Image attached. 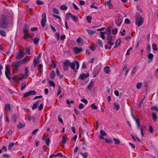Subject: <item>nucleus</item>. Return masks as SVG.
<instances>
[{"label":"nucleus","instance_id":"1","mask_svg":"<svg viewBox=\"0 0 158 158\" xmlns=\"http://www.w3.org/2000/svg\"><path fill=\"white\" fill-rule=\"evenodd\" d=\"M8 21L7 17L2 15L0 17V26L3 28L6 27L8 25Z\"/></svg>","mask_w":158,"mask_h":158},{"label":"nucleus","instance_id":"2","mask_svg":"<svg viewBox=\"0 0 158 158\" xmlns=\"http://www.w3.org/2000/svg\"><path fill=\"white\" fill-rule=\"evenodd\" d=\"M135 24L138 27L141 26L143 23V19L140 14L138 12L136 13L135 15Z\"/></svg>","mask_w":158,"mask_h":158},{"label":"nucleus","instance_id":"3","mask_svg":"<svg viewBox=\"0 0 158 158\" xmlns=\"http://www.w3.org/2000/svg\"><path fill=\"white\" fill-rule=\"evenodd\" d=\"M46 22V16L45 13H43L42 15V19L41 21V24L43 27H44Z\"/></svg>","mask_w":158,"mask_h":158},{"label":"nucleus","instance_id":"4","mask_svg":"<svg viewBox=\"0 0 158 158\" xmlns=\"http://www.w3.org/2000/svg\"><path fill=\"white\" fill-rule=\"evenodd\" d=\"M23 78H25L24 74H18V75L15 76L13 77V79L15 81L21 80Z\"/></svg>","mask_w":158,"mask_h":158},{"label":"nucleus","instance_id":"5","mask_svg":"<svg viewBox=\"0 0 158 158\" xmlns=\"http://www.w3.org/2000/svg\"><path fill=\"white\" fill-rule=\"evenodd\" d=\"M36 94V92L34 90H30L27 92L23 94V97H27L31 95H35Z\"/></svg>","mask_w":158,"mask_h":158},{"label":"nucleus","instance_id":"6","mask_svg":"<svg viewBox=\"0 0 158 158\" xmlns=\"http://www.w3.org/2000/svg\"><path fill=\"white\" fill-rule=\"evenodd\" d=\"M21 63L20 60H16L13 62L11 65L12 66L15 68H17L19 67L21 65Z\"/></svg>","mask_w":158,"mask_h":158},{"label":"nucleus","instance_id":"7","mask_svg":"<svg viewBox=\"0 0 158 158\" xmlns=\"http://www.w3.org/2000/svg\"><path fill=\"white\" fill-rule=\"evenodd\" d=\"M100 134L99 135V138L101 140L104 139V137L106 136L107 134L105 131L103 130H101L100 131Z\"/></svg>","mask_w":158,"mask_h":158},{"label":"nucleus","instance_id":"8","mask_svg":"<svg viewBox=\"0 0 158 158\" xmlns=\"http://www.w3.org/2000/svg\"><path fill=\"white\" fill-rule=\"evenodd\" d=\"M108 41L107 44L111 46H113L114 44V42L113 40L112 37L111 36H108L107 38Z\"/></svg>","mask_w":158,"mask_h":158},{"label":"nucleus","instance_id":"9","mask_svg":"<svg viewBox=\"0 0 158 158\" xmlns=\"http://www.w3.org/2000/svg\"><path fill=\"white\" fill-rule=\"evenodd\" d=\"M73 50L75 54H77L81 52L82 51V49L81 48H78L77 47H75L73 48Z\"/></svg>","mask_w":158,"mask_h":158},{"label":"nucleus","instance_id":"10","mask_svg":"<svg viewBox=\"0 0 158 158\" xmlns=\"http://www.w3.org/2000/svg\"><path fill=\"white\" fill-rule=\"evenodd\" d=\"M24 54L25 53L23 52L22 51H19L16 57V59H19L22 58L24 56Z\"/></svg>","mask_w":158,"mask_h":158},{"label":"nucleus","instance_id":"11","mask_svg":"<svg viewBox=\"0 0 158 158\" xmlns=\"http://www.w3.org/2000/svg\"><path fill=\"white\" fill-rule=\"evenodd\" d=\"M89 76V73L86 74H85L84 73H83L81 74L80 76V78L83 80L85 78L88 77Z\"/></svg>","mask_w":158,"mask_h":158},{"label":"nucleus","instance_id":"12","mask_svg":"<svg viewBox=\"0 0 158 158\" xmlns=\"http://www.w3.org/2000/svg\"><path fill=\"white\" fill-rule=\"evenodd\" d=\"M77 42L79 45L82 46L83 45V40L80 37L78 38L77 40Z\"/></svg>","mask_w":158,"mask_h":158},{"label":"nucleus","instance_id":"13","mask_svg":"<svg viewBox=\"0 0 158 158\" xmlns=\"http://www.w3.org/2000/svg\"><path fill=\"white\" fill-rule=\"evenodd\" d=\"M122 22L123 20L121 18H118L115 21V23L118 26H120L122 23Z\"/></svg>","mask_w":158,"mask_h":158},{"label":"nucleus","instance_id":"14","mask_svg":"<svg viewBox=\"0 0 158 158\" xmlns=\"http://www.w3.org/2000/svg\"><path fill=\"white\" fill-rule=\"evenodd\" d=\"M70 61L68 60H65L63 63L64 66L65 67H69L70 64Z\"/></svg>","mask_w":158,"mask_h":158},{"label":"nucleus","instance_id":"15","mask_svg":"<svg viewBox=\"0 0 158 158\" xmlns=\"http://www.w3.org/2000/svg\"><path fill=\"white\" fill-rule=\"evenodd\" d=\"M29 27L26 24H25L23 28V33H27L29 30Z\"/></svg>","mask_w":158,"mask_h":158},{"label":"nucleus","instance_id":"16","mask_svg":"<svg viewBox=\"0 0 158 158\" xmlns=\"http://www.w3.org/2000/svg\"><path fill=\"white\" fill-rule=\"evenodd\" d=\"M29 60L28 57L27 56L25 57L22 60H20L21 64H26L27 61Z\"/></svg>","mask_w":158,"mask_h":158},{"label":"nucleus","instance_id":"17","mask_svg":"<svg viewBox=\"0 0 158 158\" xmlns=\"http://www.w3.org/2000/svg\"><path fill=\"white\" fill-rule=\"evenodd\" d=\"M153 55L151 53H150L148 55V58L150 59L148 61V63H150L153 60Z\"/></svg>","mask_w":158,"mask_h":158},{"label":"nucleus","instance_id":"18","mask_svg":"<svg viewBox=\"0 0 158 158\" xmlns=\"http://www.w3.org/2000/svg\"><path fill=\"white\" fill-rule=\"evenodd\" d=\"M75 65L76 64L74 62H73L72 63L71 62L69 66L73 70L74 72H76V69L75 68Z\"/></svg>","mask_w":158,"mask_h":158},{"label":"nucleus","instance_id":"19","mask_svg":"<svg viewBox=\"0 0 158 158\" xmlns=\"http://www.w3.org/2000/svg\"><path fill=\"white\" fill-rule=\"evenodd\" d=\"M39 105V101H37L34 103L33 105L32 109L34 110L37 108L38 105Z\"/></svg>","mask_w":158,"mask_h":158},{"label":"nucleus","instance_id":"20","mask_svg":"<svg viewBox=\"0 0 158 158\" xmlns=\"http://www.w3.org/2000/svg\"><path fill=\"white\" fill-rule=\"evenodd\" d=\"M146 129V127L145 126H142L140 127V130L141 131V134L142 137H143L144 136L143 134V131H145Z\"/></svg>","mask_w":158,"mask_h":158},{"label":"nucleus","instance_id":"21","mask_svg":"<svg viewBox=\"0 0 158 158\" xmlns=\"http://www.w3.org/2000/svg\"><path fill=\"white\" fill-rule=\"evenodd\" d=\"M110 67L109 66H106L104 69V71L106 74H109L110 71Z\"/></svg>","mask_w":158,"mask_h":158},{"label":"nucleus","instance_id":"22","mask_svg":"<svg viewBox=\"0 0 158 158\" xmlns=\"http://www.w3.org/2000/svg\"><path fill=\"white\" fill-rule=\"evenodd\" d=\"M55 77V72L54 71H52L50 73V78L51 79H53Z\"/></svg>","mask_w":158,"mask_h":158},{"label":"nucleus","instance_id":"23","mask_svg":"<svg viewBox=\"0 0 158 158\" xmlns=\"http://www.w3.org/2000/svg\"><path fill=\"white\" fill-rule=\"evenodd\" d=\"M102 140L104 141L105 143H111L113 142L112 140L111 139H107V138H104V139H103Z\"/></svg>","mask_w":158,"mask_h":158},{"label":"nucleus","instance_id":"24","mask_svg":"<svg viewBox=\"0 0 158 158\" xmlns=\"http://www.w3.org/2000/svg\"><path fill=\"white\" fill-rule=\"evenodd\" d=\"M86 30L88 34L90 35H93L96 32V31H95L89 30L88 29H86Z\"/></svg>","mask_w":158,"mask_h":158},{"label":"nucleus","instance_id":"25","mask_svg":"<svg viewBox=\"0 0 158 158\" xmlns=\"http://www.w3.org/2000/svg\"><path fill=\"white\" fill-rule=\"evenodd\" d=\"M80 154L82 156L83 158H87L88 156V153L87 152H85L84 153L82 152H80Z\"/></svg>","mask_w":158,"mask_h":158},{"label":"nucleus","instance_id":"26","mask_svg":"<svg viewBox=\"0 0 158 158\" xmlns=\"http://www.w3.org/2000/svg\"><path fill=\"white\" fill-rule=\"evenodd\" d=\"M52 11L55 14L58 15L59 14V13L58 10L56 8H53L52 9Z\"/></svg>","mask_w":158,"mask_h":158},{"label":"nucleus","instance_id":"27","mask_svg":"<svg viewBox=\"0 0 158 158\" xmlns=\"http://www.w3.org/2000/svg\"><path fill=\"white\" fill-rule=\"evenodd\" d=\"M137 70V68L136 67H135L133 68V69L131 73V74L132 76H134V74L136 73Z\"/></svg>","mask_w":158,"mask_h":158},{"label":"nucleus","instance_id":"28","mask_svg":"<svg viewBox=\"0 0 158 158\" xmlns=\"http://www.w3.org/2000/svg\"><path fill=\"white\" fill-rule=\"evenodd\" d=\"M5 109L7 111H9L10 110V105L9 104H6L5 105Z\"/></svg>","mask_w":158,"mask_h":158},{"label":"nucleus","instance_id":"29","mask_svg":"<svg viewBox=\"0 0 158 158\" xmlns=\"http://www.w3.org/2000/svg\"><path fill=\"white\" fill-rule=\"evenodd\" d=\"M48 83L50 86H52L53 87H55V84L53 81H49Z\"/></svg>","mask_w":158,"mask_h":158},{"label":"nucleus","instance_id":"30","mask_svg":"<svg viewBox=\"0 0 158 158\" xmlns=\"http://www.w3.org/2000/svg\"><path fill=\"white\" fill-rule=\"evenodd\" d=\"M39 59L38 58L35 57L34 58L33 60V64H38L39 63Z\"/></svg>","mask_w":158,"mask_h":158},{"label":"nucleus","instance_id":"31","mask_svg":"<svg viewBox=\"0 0 158 158\" xmlns=\"http://www.w3.org/2000/svg\"><path fill=\"white\" fill-rule=\"evenodd\" d=\"M111 27H108L106 29V33L108 34H110V32L111 30Z\"/></svg>","mask_w":158,"mask_h":158},{"label":"nucleus","instance_id":"32","mask_svg":"<svg viewBox=\"0 0 158 158\" xmlns=\"http://www.w3.org/2000/svg\"><path fill=\"white\" fill-rule=\"evenodd\" d=\"M62 92V89L60 86H59L57 93V96H59Z\"/></svg>","mask_w":158,"mask_h":158},{"label":"nucleus","instance_id":"33","mask_svg":"<svg viewBox=\"0 0 158 158\" xmlns=\"http://www.w3.org/2000/svg\"><path fill=\"white\" fill-rule=\"evenodd\" d=\"M0 34L3 37H5L6 35L5 31L3 30H1L0 31Z\"/></svg>","mask_w":158,"mask_h":158},{"label":"nucleus","instance_id":"34","mask_svg":"<svg viewBox=\"0 0 158 158\" xmlns=\"http://www.w3.org/2000/svg\"><path fill=\"white\" fill-rule=\"evenodd\" d=\"M60 8L62 10H66L68 7L64 5H62L60 6Z\"/></svg>","mask_w":158,"mask_h":158},{"label":"nucleus","instance_id":"35","mask_svg":"<svg viewBox=\"0 0 158 158\" xmlns=\"http://www.w3.org/2000/svg\"><path fill=\"white\" fill-rule=\"evenodd\" d=\"M71 18L73 20L74 22H77V19L76 16L73 15H72Z\"/></svg>","mask_w":158,"mask_h":158},{"label":"nucleus","instance_id":"36","mask_svg":"<svg viewBox=\"0 0 158 158\" xmlns=\"http://www.w3.org/2000/svg\"><path fill=\"white\" fill-rule=\"evenodd\" d=\"M45 142L46 145L48 146H49L50 144V142L49 138H46L45 139Z\"/></svg>","mask_w":158,"mask_h":158},{"label":"nucleus","instance_id":"37","mask_svg":"<svg viewBox=\"0 0 158 158\" xmlns=\"http://www.w3.org/2000/svg\"><path fill=\"white\" fill-rule=\"evenodd\" d=\"M114 106L116 108V109L117 111L120 108L119 105H118V104L116 103H114Z\"/></svg>","mask_w":158,"mask_h":158},{"label":"nucleus","instance_id":"38","mask_svg":"<svg viewBox=\"0 0 158 158\" xmlns=\"http://www.w3.org/2000/svg\"><path fill=\"white\" fill-rule=\"evenodd\" d=\"M26 86V83L25 82H24V83H23L21 85V90H23L25 88Z\"/></svg>","mask_w":158,"mask_h":158},{"label":"nucleus","instance_id":"39","mask_svg":"<svg viewBox=\"0 0 158 158\" xmlns=\"http://www.w3.org/2000/svg\"><path fill=\"white\" fill-rule=\"evenodd\" d=\"M152 119L154 121H156L157 118V117L155 113H153L152 115Z\"/></svg>","mask_w":158,"mask_h":158},{"label":"nucleus","instance_id":"40","mask_svg":"<svg viewBox=\"0 0 158 158\" xmlns=\"http://www.w3.org/2000/svg\"><path fill=\"white\" fill-rule=\"evenodd\" d=\"M39 41V39L38 38H35L33 40V42L35 44H38Z\"/></svg>","mask_w":158,"mask_h":158},{"label":"nucleus","instance_id":"41","mask_svg":"<svg viewBox=\"0 0 158 158\" xmlns=\"http://www.w3.org/2000/svg\"><path fill=\"white\" fill-rule=\"evenodd\" d=\"M152 48L153 49L154 51H156L158 50V48H157V45L155 44H152Z\"/></svg>","mask_w":158,"mask_h":158},{"label":"nucleus","instance_id":"42","mask_svg":"<svg viewBox=\"0 0 158 158\" xmlns=\"http://www.w3.org/2000/svg\"><path fill=\"white\" fill-rule=\"evenodd\" d=\"M5 75H6V77L9 79H10L9 77V75L10 74V71H5Z\"/></svg>","mask_w":158,"mask_h":158},{"label":"nucleus","instance_id":"43","mask_svg":"<svg viewBox=\"0 0 158 158\" xmlns=\"http://www.w3.org/2000/svg\"><path fill=\"white\" fill-rule=\"evenodd\" d=\"M100 33H101L100 37L102 38L104 40L105 39V34L106 33V32L100 31Z\"/></svg>","mask_w":158,"mask_h":158},{"label":"nucleus","instance_id":"44","mask_svg":"<svg viewBox=\"0 0 158 158\" xmlns=\"http://www.w3.org/2000/svg\"><path fill=\"white\" fill-rule=\"evenodd\" d=\"M74 62L75 64L77 66V68L76 69V70H78L79 68V64L78 62V61H77V60H74Z\"/></svg>","mask_w":158,"mask_h":158},{"label":"nucleus","instance_id":"45","mask_svg":"<svg viewBox=\"0 0 158 158\" xmlns=\"http://www.w3.org/2000/svg\"><path fill=\"white\" fill-rule=\"evenodd\" d=\"M72 14L70 12H69L66 15V18L67 19H69L71 18Z\"/></svg>","mask_w":158,"mask_h":158},{"label":"nucleus","instance_id":"46","mask_svg":"<svg viewBox=\"0 0 158 158\" xmlns=\"http://www.w3.org/2000/svg\"><path fill=\"white\" fill-rule=\"evenodd\" d=\"M86 19L87 22L89 23H90L91 22V16H89V15L87 16L86 17Z\"/></svg>","mask_w":158,"mask_h":158},{"label":"nucleus","instance_id":"47","mask_svg":"<svg viewBox=\"0 0 158 158\" xmlns=\"http://www.w3.org/2000/svg\"><path fill=\"white\" fill-rule=\"evenodd\" d=\"M51 66L53 68H55L56 67V64L53 60L51 61Z\"/></svg>","mask_w":158,"mask_h":158},{"label":"nucleus","instance_id":"48","mask_svg":"<svg viewBox=\"0 0 158 158\" xmlns=\"http://www.w3.org/2000/svg\"><path fill=\"white\" fill-rule=\"evenodd\" d=\"M114 140V143L115 144H119L120 143V141L118 139L114 138L113 139Z\"/></svg>","mask_w":158,"mask_h":158},{"label":"nucleus","instance_id":"49","mask_svg":"<svg viewBox=\"0 0 158 158\" xmlns=\"http://www.w3.org/2000/svg\"><path fill=\"white\" fill-rule=\"evenodd\" d=\"M142 86V83H138L137 84V85L136 86V88L138 89H139L141 88Z\"/></svg>","mask_w":158,"mask_h":158},{"label":"nucleus","instance_id":"50","mask_svg":"<svg viewBox=\"0 0 158 158\" xmlns=\"http://www.w3.org/2000/svg\"><path fill=\"white\" fill-rule=\"evenodd\" d=\"M15 145V143H12L10 144L8 146V149L9 150H10L12 147Z\"/></svg>","mask_w":158,"mask_h":158},{"label":"nucleus","instance_id":"51","mask_svg":"<svg viewBox=\"0 0 158 158\" xmlns=\"http://www.w3.org/2000/svg\"><path fill=\"white\" fill-rule=\"evenodd\" d=\"M52 16H53V17L56 18L57 19H58L60 21L61 20V18L60 16L56 15L55 14H53Z\"/></svg>","mask_w":158,"mask_h":158},{"label":"nucleus","instance_id":"52","mask_svg":"<svg viewBox=\"0 0 158 158\" xmlns=\"http://www.w3.org/2000/svg\"><path fill=\"white\" fill-rule=\"evenodd\" d=\"M81 101L82 102L84 103L85 104H86L88 103V101L85 98L81 99Z\"/></svg>","mask_w":158,"mask_h":158},{"label":"nucleus","instance_id":"53","mask_svg":"<svg viewBox=\"0 0 158 158\" xmlns=\"http://www.w3.org/2000/svg\"><path fill=\"white\" fill-rule=\"evenodd\" d=\"M151 110H156L158 112V108L157 107L153 106L151 108Z\"/></svg>","mask_w":158,"mask_h":158},{"label":"nucleus","instance_id":"54","mask_svg":"<svg viewBox=\"0 0 158 158\" xmlns=\"http://www.w3.org/2000/svg\"><path fill=\"white\" fill-rule=\"evenodd\" d=\"M29 71H25V73L24 74V75L25 78H26L27 77L29 76Z\"/></svg>","mask_w":158,"mask_h":158},{"label":"nucleus","instance_id":"55","mask_svg":"<svg viewBox=\"0 0 158 158\" xmlns=\"http://www.w3.org/2000/svg\"><path fill=\"white\" fill-rule=\"evenodd\" d=\"M55 36L57 38L58 40H59L60 38V35L59 34L58 32H56L55 34Z\"/></svg>","mask_w":158,"mask_h":158},{"label":"nucleus","instance_id":"56","mask_svg":"<svg viewBox=\"0 0 158 158\" xmlns=\"http://www.w3.org/2000/svg\"><path fill=\"white\" fill-rule=\"evenodd\" d=\"M124 23L126 24H129L130 23V21L128 19H126L124 21Z\"/></svg>","mask_w":158,"mask_h":158},{"label":"nucleus","instance_id":"57","mask_svg":"<svg viewBox=\"0 0 158 158\" xmlns=\"http://www.w3.org/2000/svg\"><path fill=\"white\" fill-rule=\"evenodd\" d=\"M91 108L94 109H98L97 106L94 104H91Z\"/></svg>","mask_w":158,"mask_h":158},{"label":"nucleus","instance_id":"58","mask_svg":"<svg viewBox=\"0 0 158 158\" xmlns=\"http://www.w3.org/2000/svg\"><path fill=\"white\" fill-rule=\"evenodd\" d=\"M92 82H90V83H89V85L88 86V89L89 90H90L91 88H92Z\"/></svg>","mask_w":158,"mask_h":158},{"label":"nucleus","instance_id":"59","mask_svg":"<svg viewBox=\"0 0 158 158\" xmlns=\"http://www.w3.org/2000/svg\"><path fill=\"white\" fill-rule=\"evenodd\" d=\"M5 69V71H10V65H7Z\"/></svg>","mask_w":158,"mask_h":158},{"label":"nucleus","instance_id":"60","mask_svg":"<svg viewBox=\"0 0 158 158\" xmlns=\"http://www.w3.org/2000/svg\"><path fill=\"white\" fill-rule=\"evenodd\" d=\"M18 128L19 129H21L23 127V124L21 123H19L18 125Z\"/></svg>","mask_w":158,"mask_h":158},{"label":"nucleus","instance_id":"61","mask_svg":"<svg viewBox=\"0 0 158 158\" xmlns=\"http://www.w3.org/2000/svg\"><path fill=\"white\" fill-rule=\"evenodd\" d=\"M57 157V154H52L49 157V158H52L53 157L56 158Z\"/></svg>","mask_w":158,"mask_h":158},{"label":"nucleus","instance_id":"62","mask_svg":"<svg viewBox=\"0 0 158 158\" xmlns=\"http://www.w3.org/2000/svg\"><path fill=\"white\" fill-rule=\"evenodd\" d=\"M36 3L38 5H42L43 4V2L37 0L36 1Z\"/></svg>","mask_w":158,"mask_h":158},{"label":"nucleus","instance_id":"63","mask_svg":"<svg viewBox=\"0 0 158 158\" xmlns=\"http://www.w3.org/2000/svg\"><path fill=\"white\" fill-rule=\"evenodd\" d=\"M147 49L148 52L149 53L151 52V47L150 45L147 46Z\"/></svg>","mask_w":158,"mask_h":158},{"label":"nucleus","instance_id":"64","mask_svg":"<svg viewBox=\"0 0 158 158\" xmlns=\"http://www.w3.org/2000/svg\"><path fill=\"white\" fill-rule=\"evenodd\" d=\"M43 104H41L40 105V106L39 107L38 110H41L43 109Z\"/></svg>","mask_w":158,"mask_h":158}]
</instances>
